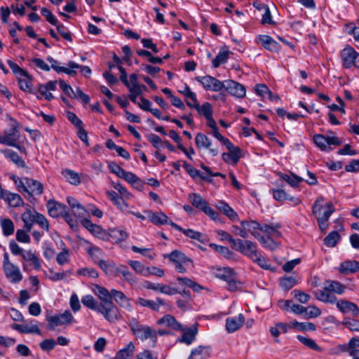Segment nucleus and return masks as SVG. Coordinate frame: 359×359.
I'll return each mask as SVG.
<instances>
[{
    "mask_svg": "<svg viewBox=\"0 0 359 359\" xmlns=\"http://www.w3.org/2000/svg\"><path fill=\"white\" fill-rule=\"evenodd\" d=\"M93 292L100 299V308L104 312V318L110 323H114L121 318L118 307L113 303L111 290L109 292L106 288L95 285Z\"/></svg>",
    "mask_w": 359,
    "mask_h": 359,
    "instance_id": "nucleus-1",
    "label": "nucleus"
},
{
    "mask_svg": "<svg viewBox=\"0 0 359 359\" xmlns=\"http://www.w3.org/2000/svg\"><path fill=\"white\" fill-rule=\"evenodd\" d=\"M346 286L335 280H328L325 286L314 292L315 297L324 303L334 304L338 300L334 294H342L344 293Z\"/></svg>",
    "mask_w": 359,
    "mask_h": 359,
    "instance_id": "nucleus-2",
    "label": "nucleus"
},
{
    "mask_svg": "<svg viewBox=\"0 0 359 359\" xmlns=\"http://www.w3.org/2000/svg\"><path fill=\"white\" fill-rule=\"evenodd\" d=\"M9 121L10 129L5 130L3 135H0V144L15 147L21 153H25V147L20 144V124L12 117H9Z\"/></svg>",
    "mask_w": 359,
    "mask_h": 359,
    "instance_id": "nucleus-3",
    "label": "nucleus"
},
{
    "mask_svg": "<svg viewBox=\"0 0 359 359\" xmlns=\"http://www.w3.org/2000/svg\"><path fill=\"white\" fill-rule=\"evenodd\" d=\"M323 202L324 198L318 196L312 208V212L316 216L321 231H325L327 229L329 218L334 211L332 203L330 202L323 205Z\"/></svg>",
    "mask_w": 359,
    "mask_h": 359,
    "instance_id": "nucleus-4",
    "label": "nucleus"
},
{
    "mask_svg": "<svg viewBox=\"0 0 359 359\" xmlns=\"http://www.w3.org/2000/svg\"><path fill=\"white\" fill-rule=\"evenodd\" d=\"M11 179L14 182L19 192L27 193L29 196H41L43 191V186L38 180L29 177H18L16 175H12Z\"/></svg>",
    "mask_w": 359,
    "mask_h": 359,
    "instance_id": "nucleus-5",
    "label": "nucleus"
},
{
    "mask_svg": "<svg viewBox=\"0 0 359 359\" xmlns=\"http://www.w3.org/2000/svg\"><path fill=\"white\" fill-rule=\"evenodd\" d=\"M46 208L50 217L53 218L62 217L72 229L77 226V219H74L73 215L69 212L68 208L65 204L54 200H49L47 202Z\"/></svg>",
    "mask_w": 359,
    "mask_h": 359,
    "instance_id": "nucleus-6",
    "label": "nucleus"
},
{
    "mask_svg": "<svg viewBox=\"0 0 359 359\" xmlns=\"http://www.w3.org/2000/svg\"><path fill=\"white\" fill-rule=\"evenodd\" d=\"M128 325L132 333L142 341L150 339L154 344L157 339V332L151 327L142 325L139 323L137 318H131L129 319Z\"/></svg>",
    "mask_w": 359,
    "mask_h": 359,
    "instance_id": "nucleus-7",
    "label": "nucleus"
},
{
    "mask_svg": "<svg viewBox=\"0 0 359 359\" xmlns=\"http://www.w3.org/2000/svg\"><path fill=\"white\" fill-rule=\"evenodd\" d=\"M189 198L193 206L203 212L212 220L219 222L221 219L219 214L209 206L208 203L198 194L193 193L189 195Z\"/></svg>",
    "mask_w": 359,
    "mask_h": 359,
    "instance_id": "nucleus-8",
    "label": "nucleus"
},
{
    "mask_svg": "<svg viewBox=\"0 0 359 359\" xmlns=\"http://www.w3.org/2000/svg\"><path fill=\"white\" fill-rule=\"evenodd\" d=\"M3 269L10 282L18 283L22 280L23 276L20 268L10 261L8 253L6 252L4 254Z\"/></svg>",
    "mask_w": 359,
    "mask_h": 359,
    "instance_id": "nucleus-9",
    "label": "nucleus"
},
{
    "mask_svg": "<svg viewBox=\"0 0 359 359\" xmlns=\"http://www.w3.org/2000/svg\"><path fill=\"white\" fill-rule=\"evenodd\" d=\"M233 250L242 253L250 259L257 257V254L259 252L257 250V245L256 243L250 240H242L240 238H237Z\"/></svg>",
    "mask_w": 359,
    "mask_h": 359,
    "instance_id": "nucleus-10",
    "label": "nucleus"
},
{
    "mask_svg": "<svg viewBox=\"0 0 359 359\" xmlns=\"http://www.w3.org/2000/svg\"><path fill=\"white\" fill-rule=\"evenodd\" d=\"M342 65L346 69L353 67L359 69V53L353 48L347 46L340 53Z\"/></svg>",
    "mask_w": 359,
    "mask_h": 359,
    "instance_id": "nucleus-11",
    "label": "nucleus"
},
{
    "mask_svg": "<svg viewBox=\"0 0 359 359\" xmlns=\"http://www.w3.org/2000/svg\"><path fill=\"white\" fill-rule=\"evenodd\" d=\"M169 260L174 264L175 270L179 273H186V266L191 263V259L187 257L184 253L178 251L173 250L171 253L167 255Z\"/></svg>",
    "mask_w": 359,
    "mask_h": 359,
    "instance_id": "nucleus-12",
    "label": "nucleus"
},
{
    "mask_svg": "<svg viewBox=\"0 0 359 359\" xmlns=\"http://www.w3.org/2000/svg\"><path fill=\"white\" fill-rule=\"evenodd\" d=\"M46 319L48 329L53 330L57 326L71 323L74 317L69 311L66 310L61 314L48 316Z\"/></svg>",
    "mask_w": 359,
    "mask_h": 359,
    "instance_id": "nucleus-13",
    "label": "nucleus"
},
{
    "mask_svg": "<svg viewBox=\"0 0 359 359\" xmlns=\"http://www.w3.org/2000/svg\"><path fill=\"white\" fill-rule=\"evenodd\" d=\"M198 81L206 90H211L218 92L224 88V83L220 81L215 77L211 76H197L196 77Z\"/></svg>",
    "mask_w": 359,
    "mask_h": 359,
    "instance_id": "nucleus-14",
    "label": "nucleus"
},
{
    "mask_svg": "<svg viewBox=\"0 0 359 359\" xmlns=\"http://www.w3.org/2000/svg\"><path fill=\"white\" fill-rule=\"evenodd\" d=\"M224 88L229 94L236 97L242 98L245 96L246 90L245 86L233 80L226 81Z\"/></svg>",
    "mask_w": 359,
    "mask_h": 359,
    "instance_id": "nucleus-15",
    "label": "nucleus"
},
{
    "mask_svg": "<svg viewBox=\"0 0 359 359\" xmlns=\"http://www.w3.org/2000/svg\"><path fill=\"white\" fill-rule=\"evenodd\" d=\"M180 331L182 332V334L177 341L180 343L190 345L196 340V337L198 334L197 325L194 324L189 327H185L182 325V330Z\"/></svg>",
    "mask_w": 359,
    "mask_h": 359,
    "instance_id": "nucleus-16",
    "label": "nucleus"
},
{
    "mask_svg": "<svg viewBox=\"0 0 359 359\" xmlns=\"http://www.w3.org/2000/svg\"><path fill=\"white\" fill-rule=\"evenodd\" d=\"M334 304L337 308L343 313H351L355 317L359 316V307L353 302L338 299Z\"/></svg>",
    "mask_w": 359,
    "mask_h": 359,
    "instance_id": "nucleus-17",
    "label": "nucleus"
},
{
    "mask_svg": "<svg viewBox=\"0 0 359 359\" xmlns=\"http://www.w3.org/2000/svg\"><path fill=\"white\" fill-rule=\"evenodd\" d=\"M245 322V317L242 313L237 316L229 317L226 319V330L229 333H233L240 329Z\"/></svg>",
    "mask_w": 359,
    "mask_h": 359,
    "instance_id": "nucleus-18",
    "label": "nucleus"
},
{
    "mask_svg": "<svg viewBox=\"0 0 359 359\" xmlns=\"http://www.w3.org/2000/svg\"><path fill=\"white\" fill-rule=\"evenodd\" d=\"M25 211L21 215V219L24 222V229L27 231H30L35 222V215L38 212L32 210L29 204L25 205Z\"/></svg>",
    "mask_w": 359,
    "mask_h": 359,
    "instance_id": "nucleus-19",
    "label": "nucleus"
},
{
    "mask_svg": "<svg viewBox=\"0 0 359 359\" xmlns=\"http://www.w3.org/2000/svg\"><path fill=\"white\" fill-rule=\"evenodd\" d=\"M30 321L27 324H16L14 323L11 325V327L22 334H36L39 335L41 334V330L36 324Z\"/></svg>",
    "mask_w": 359,
    "mask_h": 359,
    "instance_id": "nucleus-20",
    "label": "nucleus"
},
{
    "mask_svg": "<svg viewBox=\"0 0 359 359\" xmlns=\"http://www.w3.org/2000/svg\"><path fill=\"white\" fill-rule=\"evenodd\" d=\"M241 224L243 225V228L247 233L248 236L249 233L251 234L255 238H258L260 235V231L262 229V224L258 223L255 220H243L241 222Z\"/></svg>",
    "mask_w": 359,
    "mask_h": 359,
    "instance_id": "nucleus-21",
    "label": "nucleus"
},
{
    "mask_svg": "<svg viewBox=\"0 0 359 359\" xmlns=\"http://www.w3.org/2000/svg\"><path fill=\"white\" fill-rule=\"evenodd\" d=\"M210 352V346L200 345L191 350L187 359H208Z\"/></svg>",
    "mask_w": 359,
    "mask_h": 359,
    "instance_id": "nucleus-22",
    "label": "nucleus"
},
{
    "mask_svg": "<svg viewBox=\"0 0 359 359\" xmlns=\"http://www.w3.org/2000/svg\"><path fill=\"white\" fill-rule=\"evenodd\" d=\"M157 323L177 331L182 330V325L179 323L174 316L170 314L165 315L158 320Z\"/></svg>",
    "mask_w": 359,
    "mask_h": 359,
    "instance_id": "nucleus-23",
    "label": "nucleus"
},
{
    "mask_svg": "<svg viewBox=\"0 0 359 359\" xmlns=\"http://www.w3.org/2000/svg\"><path fill=\"white\" fill-rule=\"evenodd\" d=\"M112 298L121 307L131 311L133 306L130 302V299L121 291L115 289L111 290Z\"/></svg>",
    "mask_w": 359,
    "mask_h": 359,
    "instance_id": "nucleus-24",
    "label": "nucleus"
},
{
    "mask_svg": "<svg viewBox=\"0 0 359 359\" xmlns=\"http://www.w3.org/2000/svg\"><path fill=\"white\" fill-rule=\"evenodd\" d=\"M195 140L196 146L198 148L209 149L210 153L213 156H215L218 154V150L217 148H210L211 142L205 135L203 133H198Z\"/></svg>",
    "mask_w": 359,
    "mask_h": 359,
    "instance_id": "nucleus-25",
    "label": "nucleus"
},
{
    "mask_svg": "<svg viewBox=\"0 0 359 359\" xmlns=\"http://www.w3.org/2000/svg\"><path fill=\"white\" fill-rule=\"evenodd\" d=\"M258 39L262 46L269 51L278 52L280 49V44L269 35H259Z\"/></svg>",
    "mask_w": 359,
    "mask_h": 359,
    "instance_id": "nucleus-26",
    "label": "nucleus"
},
{
    "mask_svg": "<svg viewBox=\"0 0 359 359\" xmlns=\"http://www.w3.org/2000/svg\"><path fill=\"white\" fill-rule=\"evenodd\" d=\"M2 199L11 207L17 208L25 205L24 200L18 194L12 193L9 191H6Z\"/></svg>",
    "mask_w": 359,
    "mask_h": 359,
    "instance_id": "nucleus-27",
    "label": "nucleus"
},
{
    "mask_svg": "<svg viewBox=\"0 0 359 359\" xmlns=\"http://www.w3.org/2000/svg\"><path fill=\"white\" fill-rule=\"evenodd\" d=\"M359 271V262L355 260H347L341 263L339 271L342 274L353 273Z\"/></svg>",
    "mask_w": 359,
    "mask_h": 359,
    "instance_id": "nucleus-28",
    "label": "nucleus"
},
{
    "mask_svg": "<svg viewBox=\"0 0 359 359\" xmlns=\"http://www.w3.org/2000/svg\"><path fill=\"white\" fill-rule=\"evenodd\" d=\"M215 206L220 212H222L231 220L235 221L238 219V214L225 201H219L216 203Z\"/></svg>",
    "mask_w": 359,
    "mask_h": 359,
    "instance_id": "nucleus-29",
    "label": "nucleus"
},
{
    "mask_svg": "<svg viewBox=\"0 0 359 359\" xmlns=\"http://www.w3.org/2000/svg\"><path fill=\"white\" fill-rule=\"evenodd\" d=\"M188 106L191 109H195L201 116H203L205 118L211 116L213 114L212 104L209 102L200 105L197 101L192 106L188 103Z\"/></svg>",
    "mask_w": 359,
    "mask_h": 359,
    "instance_id": "nucleus-30",
    "label": "nucleus"
},
{
    "mask_svg": "<svg viewBox=\"0 0 359 359\" xmlns=\"http://www.w3.org/2000/svg\"><path fill=\"white\" fill-rule=\"evenodd\" d=\"M136 304H140L144 307H149L154 311H158L160 306L164 305L165 303L163 299L159 297H157L155 302L142 297H138L136 300Z\"/></svg>",
    "mask_w": 359,
    "mask_h": 359,
    "instance_id": "nucleus-31",
    "label": "nucleus"
},
{
    "mask_svg": "<svg viewBox=\"0 0 359 359\" xmlns=\"http://www.w3.org/2000/svg\"><path fill=\"white\" fill-rule=\"evenodd\" d=\"M229 153L222 154V159L228 163L236 164L241 157V149L235 147L231 149H229Z\"/></svg>",
    "mask_w": 359,
    "mask_h": 359,
    "instance_id": "nucleus-32",
    "label": "nucleus"
},
{
    "mask_svg": "<svg viewBox=\"0 0 359 359\" xmlns=\"http://www.w3.org/2000/svg\"><path fill=\"white\" fill-rule=\"evenodd\" d=\"M81 303L87 308L96 311L104 316V312L100 308V304L98 303L95 298L90 295H85L81 298Z\"/></svg>",
    "mask_w": 359,
    "mask_h": 359,
    "instance_id": "nucleus-33",
    "label": "nucleus"
},
{
    "mask_svg": "<svg viewBox=\"0 0 359 359\" xmlns=\"http://www.w3.org/2000/svg\"><path fill=\"white\" fill-rule=\"evenodd\" d=\"M18 85L20 90L36 95V91L32 88V76L27 73V76H20L18 78Z\"/></svg>",
    "mask_w": 359,
    "mask_h": 359,
    "instance_id": "nucleus-34",
    "label": "nucleus"
},
{
    "mask_svg": "<svg viewBox=\"0 0 359 359\" xmlns=\"http://www.w3.org/2000/svg\"><path fill=\"white\" fill-rule=\"evenodd\" d=\"M108 197L110 200L114 203L115 205L117 206L118 208L121 210H126L128 205L124 201V198L122 196H119L118 194L114 191H108L107 192Z\"/></svg>",
    "mask_w": 359,
    "mask_h": 359,
    "instance_id": "nucleus-35",
    "label": "nucleus"
},
{
    "mask_svg": "<svg viewBox=\"0 0 359 359\" xmlns=\"http://www.w3.org/2000/svg\"><path fill=\"white\" fill-rule=\"evenodd\" d=\"M135 345L133 342H129L126 347L118 351L114 359H131L135 351Z\"/></svg>",
    "mask_w": 359,
    "mask_h": 359,
    "instance_id": "nucleus-36",
    "label": "nucleus"
},
{
    "mask_svg": "<svg viewBox=\"0 0 359 359\" xmlns=\"http://www.w3.org/2000/svg\"><path fill=\"white\" fill-rule=\"evenodd\" d=\"M23 259L26 262H32L33 267L35 270H40L41 268V264L39 258L36 255L34 252L31 250L26 251L23 253L22 257Z\"/></svg>",
    "mask_w": 359,
    "mask_h": 359,
    "instance_id": "nucleus-37",
    "label": "nucleus"
},
{
    "mask_svg": "<svg viewBox=\"0 0 359 359\" xmlns=\"http://www.w3.org/2000/svg\"><path fill=\"white\" fill-rule=\"evenodd\" d=\"M2 153L4 154L6 158L10 159L18 167H25V163L24 160L15 151L10 149H4L2 151Z\"/></svg>",
    "mask_w": 359,
    "mask_h": 359,
    "instance_id": "nucleus-38",
    "label": "nucleus"
},
{
    "mask_svg": "<svg viewBox=\"0 0 359 359\" xmlns=\"http://www.w3.org/2000/svg\"><path fill=\"white\" fill-rule=\"evenodd\" d=\"M0 225L2 229L3 234L5 236H9L13 234L15 231V225L11 219H1Z\"/></svg>",
    "mask_w": 359,
    "mask_h": 359,
    "instance_id": "nucleus-39",
    "label": "nucleus"
},
{
    "mask_svg": "<svg viewBox=\"0 0 359 359\" xmlns=\"http://www.w3.org/2000/svg\"><path fill=\"white\" fill-rule=\"evenodd\" d=\"M81 223L84 227L96 236L101 237L104 234V231L100 226L93 224L88 219H83Z\"/></svg>",
    "mask_w": 359,
    "mask_h": 359,
    "instance_id": "nucleus-40",
    "label": "nucleus"
},
{
    "mask_svg": "<svg viewBox=\"0 0 359 359\" xmlns=\"http://www.w3.org/2000/svg\"><path fill=\"white\" fill-rule=\"evenodd\" d=\"M214 276L224 281L230 280V277L234 275L233 271L230 268H216L213 271Z\"/></svg>",
    "mask_w": 359,
    "mask_h": 359,
    "instance_id": "nucleus-41",
    "label": "nucleus"
},
{
    "mask_svg": "<svg viewBox=\"0 0 359 359\" xmlns=\"http://www.w3.org/2000/svg\"><path fill=\"white\" fill-rule=\"evenodd\" d=\"M280 228V225L279 224H276L273 225H269V224H262V229L261 231L264 232L270 237H279L280 236L281 233L278 231V229Z\"/></svg>",
    "mask_w": 359,
    "mask_h": 359,
    "instance_id": "nucleus-42",
    "label": "nucleus"
},
{
    "mask_svg": "<svg viewBox=\"0 0 359 359\" xmlns=\"http://www.w3.org/2000/svg\"><path fill=\"white\" fill-rule=\"evenodd\" d=\"M128 265L138 274L143 276H149V267L145 266L138 261H128Z\"/></svg>",
    "mask_w": 359,
    "mask_h": 359,
    "instance_id": "nucleus-43",
    "label": "nucleus"
},
{
    "mask_svg": "<svg viewBox=\"0 0 359 359\" xmlns=\"http://www.w3.org/2000/svg\"><path fill=\"white\" fill-rule=\"evenodd\" d=\"M47 60L50 63L51 68H53L57 73L63 72L70 76L75 75L76 74L75 70L70 69L69 67H65L59 66L57 61L55 60L51 57H48Z\"/></svg>",
    "mask_w": 359,
    "mask_h": 359,
    "instance_id": "nucleus-44",
    "label": "nucleus"
},
{
    "mask_svg": "<svg viewBox=\"0 0 359 359\" xmlns=\"http://www.w3.org/2000/svg\"><path fill=\"white\" fill-rule=\"evenodd\" d=\"M183 168L185 169V170L189 173V175L193 178L196 179V177H200L201 180L211 182L212 180L206 177L203 174L200 172L199 170H196L194 167H192L190 164L184 162L183 163Z\"/></svg>",
    "mask_w": 359,
    "mask_h": 359,
    "instance_id": "nucleus-45",
    "label": "nucleus"
},
{
    "mask_svg": "<svg viewBox=\"0 0 359 359\" xmlns=\"http://www.w3.org/2000/svg\"><path fill=\"white\" fill-rule=\"evenodd\" d=\"M110 238L116 243L125 241L128 237V233L122 229H111L109 230Z\"/></svg>",
    "mask_w": 359,
    "mask_h": 359,
    "instance_id": "nucleus-46",
    "label": "nucleus"
},
{
    "mask_svg": "<svg viewBox=\"0 0 359 359\" xmlns=\"http://www.w3.org/2000/svg\"><path fill=\"white\" fill-rule=\"evenodd\" d=\"M290 325L299 331H314L316 330V326L309 322L299 323L297 320H293L290 323Z\"/></svg>",
    "mask_w": 359,
    "mask_h": 359,
    "instance_id": "nucleus-47",
    "label": "nucleus"
},
{
    "mask_svg": "<svg viewBox=\"0 0 359 359\" xmlns=\"http://www.w3.org/2000/svg\"><path fill=\"white\" fill-rule=\"evenodd\" d=\"M62 175L70 184L78 185L81 183L79 174L72 170L66 169L62 172Z\"/></svg>",
    "mask_w": 359,
    "mask_h": 359,
    "instance_id": "nucleus-48",
    "label": "nucleus"
},
{
    "mask_svg": "<svg viewBox=\"0 0 359 359\" xmlns=\"http://www.w3.org/2000/svg\"><path fill=\"white\" fill-rule=\"evenodd\" d=\"M297 283V279L293 276H285L280 280V285L285 290H289Z\"/></svg>",
    "mask_w": 359,
    "mask_h": 359,
    "instance_id": "nucleus-49",
    "label": "nucleus"
},
{
    "mask_svg": "<svg viewBox=\"0 0 359 359\" xmlns=\"http://www.w3.org/2000/svg\"><path fill=\"white\" fill-rule=\"evenodd\" d=\"M297 338L301 343H302L304 346H307L308 348L316 351L318 352L322 351V348H320L313 339L304 337L302 335H297Z\"/></svg>",
    "mask_w": 359,
    "mask_h": 359,
    "instance_id": "nucleus-50",
    "label": "nucleus"
},
{
    "mask_svg": "<svg viewBox=\"0 0 359 359\" xmlns=\"http://www.w3.org/2000/svg\"><path fill=\"white\" fill-rule=\"evenodd\" d=\"M290 325L287 323H278L274 327L270 328V332L275 338L278 337L280 333H286Z\"/></svg>",
    "mask_w": 359,
    "mask_h": 359,
    "instance_id": "nucleus-51",
    "label": "nucleus"
},
{
    "mask_svg": "<svg viewBox=\"0 0 359 359\" xmlns=\"http://www.w3.org/2000/svg\"><path fill=\"white\" fill-rule=\"evenodd\" d=\"M341 236L339 233L333 231L330 232L325 238H324V244L330 248L334 247L337 243L339 241Z\"/></svg>",
    "mask_w": 359,
    "mask_h": 359,
    "instance_id": "nucleus-52",
    "label": "nucleus"
},
{
    "mask_svg": "<svg viewBox=\"0 0 359 359\" xmlns=\"http://www.w3.org/2000/svg\"><path fill=\"white\" fill-rule=\"evenodd\" d=\"M230 51L228 50L219 51L215 58L212 60V66L215 68L219 67L221 65L224 64L229 59Z\"/></svg>",
    "mask_w": 359,
    "mask_h": 359,
    "instance_id": "nucleus-53",
    "label": "nucleus"
},
{
    "mask_svg": "<svg viewBox=\"0 0 359 359\" xmlns=\"http://www.w3.org/2000/svg\"><path fill=\"white\" fill-rule=\"evenodd\" d=\"M186 236L198 241L202 243H205L206 241V238L204 235H203L199 231H194L191 229H183L182 232Z\"/></svg>",
    "mask_w": 359,
    "mask_h": 359,
    "instance_id": "nucleus-54",
    "label": "nucleus"
},
{
    "mask_svg": "<svg viewBox=\"0 0 359 359\" xmlns=\"http://www.w3.org/2000/svg\"><path fill=\"white\" fill-rule=\"evenodd\" d=\"M256 93L263 97H268L270 100H273L277 99L276 97L273 96L271 92L269 90L268 87L264 84H257L255 86Z\"/></svg>",
    "mask_w": 359,
    "mask_h": 359,
    "instance_id": "nucleus-55",
    "label": "nucleus"
},
{
    "mask_svg": "<svg viewBox=\"0 0 359 359\" xmlns=\"http://www.w3.org/2000/svg\"><path fill=\"white\" fill-rule=\"evenodd\" d=\"M151 222L157 225L165 224L168 223V217L163 212L152 213L149 215Z\"/></svg>",
    "mask_w": 359,
    "mask_h": 359,
    "instance_id": "nucleus-56",
    "label": "nucleus"
},
{
    "mask_svg": "<svg viewBox=\"0 0 359 359\" xmlns=\"http://www.w3.org/2000/svg\"><path fill=\"white\" fill-rule=\"evenodd\" d=\"M252 260L264 269L271 271L275 270L274 267L268 263L267 260L261 255L260 252H259L257 256L255 257Z\"/></svg>",
    "mask_w": 359,
    "mask_h": 359,
    "instance_id": "nucleus-57",
    "label": "nucleus"
},
{
    "mask_svg": "<svg viewBox=\"0 0 359 359\" xmlns=\"http://www.w3.org/2000/svg\"><path fill=\"white\" fill-rule=\"evenodd\" d=\"M137 54L139 56L147 57L149 62L153 64H161L163 59L158 57H154L151 55V52L146 50H138Z\"/></svg>",
    "mask_w": 359,
    "mask_h": 359,
    "instance_id": "nucleus-58",
    "label": "nucleus"
},
{
    "mask_svg": "<svg viewBox=\"0 0 359 359\" xmlns=\"http://www.w3.org/2000/svg\"><path fill=\"white\" fill-rule=\"evenodd\" d=\"M169 136L177 144L178 149H180L184 154H186L189 158H191L188 154V150L182 144V138L178 135V133L175 130H170L169 132Z\"/></svg>",
    "mask_w": 359,
    "mask_h": 359,
    "instance_id": "nucleus-59",
    "label": "nucleus"
},
{
    "mask_svg": "<svg viewBox=\"0 0 359 359\" xmlns=\"http://www.w3.org/2000/svg\"><path fill=\"white\" fill-rule=\"evenodd\" d=\"M313 141L316 146L322 151H328L329 147L327 146V141H326L325 136L320 134L313 136Z\"/></svg>",
    "mask_w": 359,
    "mask_h": 359,
    "instance_id": "nucleus-60",
    "label": "nucleus"
},
{
    "mask_svg": "<svg viewBox=\"0 0 359 359\" xmlns=\"http://www.w3.org/2000/svg\"><path fill=\"white\" fill-rule=\"evenodd\" d=\"M257 240L261 243L265 248L274 250L277 247V243L270 236H260Z\"/></svg>",
    "mask_w": 359,
    "mask_h": 359,
    "instance_id": "nucleus-61",
    "label": "nucleus"
},
{
    "mask_svg": "<svg viewBox=\"0 0 359 359\" xmlns=\"http://www.w3.org/2000/svg\"><path fill=\"white\" fill-rule=\"evenodd\" d=\"M292 294L293 297L300 303L306 304L307 303L310 299L311 296L309 294H306L299 290H294L292 291Z\"/></svg>",
    "mask_w": 359,
    "mask_h": 359,
    "instance_id": "nucleus-62",
    "label": "nucleus"
},
{
    "mask_svg": "<svg viewBox=\"0 0 359 359\" xmlns=\"http://www.w3.org/2000/svg\"><path fill=\"white\" fill-rule=\"evenodd\" d=\"M7 64L8 65V66L10 67L12 72L17 77V79L20 76H27V72L23 69H22L20 67H19L16 63H15L12 60H7Z\"/></svg>",
    "mask_w": 359,
    "mask_h": 359,
    "instance_id": "nucleus-63",
    "label": "nucleus"
},
{
    "mask_svg": "<svg viewBox=\"0 0 359 359\" xmlns=\"http://www.w3.org/2000/svg\"><path fill=\"white\" fill-rule=\"evenodd\" d=\"M282 178L293 187H297L303 181L302 178L295 175H283Z\"/></svg>",
    "mask_w": 359,
    "mask_h": 359,
    "instance_id": "nucleus-64",
    "label": "nucleus"
}]
</instances>
